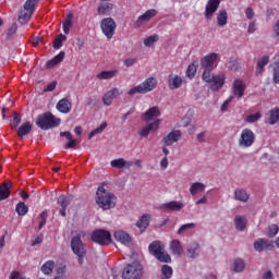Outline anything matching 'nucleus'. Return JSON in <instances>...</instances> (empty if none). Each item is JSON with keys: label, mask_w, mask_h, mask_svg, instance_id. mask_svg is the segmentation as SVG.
I'll list each match as a JSON object with an SVG mask.
<instances>
[{"label": "nucleus", "mask_w": 279, "mask_h": 279, "mask_svg": "<svg viewBox=\"0 0 279 279\" xmlns=\"http://www.w3.org/2000/svg\"><path fill=\"white\" fill-rule=\"evenodd\" d=\"M96 204H98L99 208L102 210H110V208L117 206V195L100 185L96 192Z\"/></svg>", "instance_id": "f257e3e1"}, {"label": "nucleus", "mask_w": 279, "mask_h": 279, "mask_svg": "<svg viewBox=\"0 0 279 279\" xmlns=\"http://www.w3.org/2000/svg\"><path fill=\"white\" fill-rule=\"evenodd\" d=\"M202 78L207 84H210V90L213 93H217V90H221L226 84V74H213V69H203Z\"/></svg>", "instance_id": "f03ea898"}, {"label": "nucleus", "mask_w": 279, "mask_h": 279, "mask_svg": "<svg viewBox=\"0 0 279 279\" xmlns=\"http://www.w3.org/2000/svg\"><path fill=\"white\" fill-rule=\"evenodd\" d=\"M150 256H154L159 263H171V255L165 248L160 240H155L148 245Z\"/></svg>", "instance_id": "7ed1b4c3"}, {"label": "nucleus", "mask_w": 279, "mask_h": 279, "mask_svg": "<svg viewBox=\"0 0 279 279\" xmlns=\"http://www.w3.org/2000/svg\"><path fill=\"white\" fill-rule=\"evenodd\" d=\"M157 86L158 80L156 77H148L142 84L129 89L128 95L130 97H134V95H147V93H151Z\"/></svg>", "instance_id": "20e7f679"}, {"label": "nucleus", "mask_w": 279, "mask_h": 279, "mask_svg": "<svg viewBox=\"0 0 279 279\" xmlns=\"http://www.w3.org/2000/svg\"><path fill=\"white\" fill-rule=\"evenodd\" d=\"M62 120L60 118H56L51 112H45L44 114H39L36 120L37 128L40 130H52V128H58Z\"/></svg>", "instance_id": "39448f33"}, {"label": "nucleus", "mask_w": 279, "mask_h": 279, "mask_svg": "<svg viewBox=\"0 0 279 279\" xmlns=\"http://www.w3.org/2000/svg\"><path fill=\"white\" fill-rule=\"evenodd\" d=\"M71 250L75 256H77L78 265H84V258H86V244L82 241L81 235H75L71 240Z\"/></svg>", "instance_id": "423d86ee"}, {"label": "nucleus", "mask_w": 279, "mask_h": 279, "mask_svg": "<svg viewBox=\"0 0 279 279\" xmlns=\"http://www.w3.org/2000/svg\"><path fill=\"white\" fill-rule=\"evenodd\" d=\"M143 266L138 263L128 264L122 271V279H141Z\"/></svg>", "instance_id": "0eeeda50"}, {"label": "nucleus", "mask_w": 279, "mask_h": 279, "mask_svg": "<svg viewBox=\"0 0 279 279\" xmlns=\"http://www.w3.org/2000/svg\"><path fill=\"white\" fill-rule=\"evenodd\" d=\"M255 141H256V134H254V131H252V129H243L240 134L238 145L242 149H247L252 147V145H254Z\"/></svg>", "instance_id": "6e6552de"}, {"label": "nucleus", "mask_w": 279, "mask_h": 279, "mask_svg": "<svg viewBox=\"0 0 279 279\" xmlns=\"http://www.w3.org/2000/svg\"><path fill=\"white\" fill-rule=\"evenodd\" d=\"M90 239L98 245H110V243H112V234H110V231L104 229L95 230L92 233Z\"/></svg>", "instance_id": "1a4fd4ad"}, {"label": "nucleus", "mask_w": 279, "mask_h": 279, "mask_svg": "<svg viewBox=\"0 0 279 279\" xmlns=\"http://www.w3.org/2000/svg\"><path fill=\"white\" fill-rule=\"evenodd\" d=\"M100 27L102 29V34H105V36L110 39L112 36H114L117 23L114 20H112V17H105L100 23Z\"/></svg>", "instance_id": "9d476101"}, {"label": "nucleus", "mask_w": 279, "mask_h": 279, "mask_svg": "<svg viewBox=\"0 0 279 279\" xmlns=\"http://www.w3.org/2000/svg\"><path fill=\"white\" fill-rule=\"evenodd\" d=\"M158 11L156 9H149L144 14L140 15L138 19L134 22V27H143L144 23H149L154 16H157Z\"/></svg>", "instance_id": "9b49d317"}, {"label": "nucleus", "mask_w": 279, "mask_h": 279, "mask_svg": "<svg viewBox=\"0 0 279 279\" xmlns=\"http://www.w3.org/2000/svg\"><path fill=\"white\" fill-rule=\"evenodd\" d=\"M121 95H123V92L117 87H113L102 96V102L105 106H112V101H114V99L118 97H121Z\"/></svg>", "instance_id": "f8f14e48"}, {"label": "nucleus", "mask_w": 279, "mask_h": 279, "mask_svg": "<svg viewBox=\"0 0 279 279\" xmlns=\"http://www.w3.org/2000/svg\"><path fill=\"white\" fill-rule=\"evenodd\" d=\"M182 208H184V203H182V201H172L159 206L160 210H168L169 213H180Z\"/></svg>", "instance_id": "ddd939ff"}, {"label": "nucleus", "mask_w": 279, "mask_h": 279, "mask_svg": "<svg viewBox=\"0 0 279 279\" xmlns=\"http://www.w3.org/2000/svg\"><path fill=\"white\" fill-rule=\"evenodd\" d=\"M245 88H247V85H245V82L241 78H236L232 84V93L234 97L238 99H241L243 95H245Z\"/></svg>", "instance_id": "4468645a"}, {"label": "nucleus", "mask_w": 279, "mask_h": 279, "mask_svg": "<svg viewBox=\"0 0 279 279\" xmlns=\"http://www.w3.org/2000/svg\"><path fill=\"white\" fill-rule=\"evenodd\" d=\"M71 202H73V195H61L58 198V204L61 206L59 214L61 217H66V208L71 206Z\"/></svg>", "instance_id": "2eb2a0df"}, {"label": "nucleus", "mask_w": 279, "mask_h": 279, "mask_svg": "<svg viewBox=\"0 0 279 279\" xmlns=\"http://www.w3.org/2000/svg\"><path fill=\"white\" fill-rule=\"evenodd\" d=\"M221 0H208L205 8V19L210 20L215 15V12L219 10V4Z\"/></svg>", "instance_id": "dca6fc26"}, {"label": "nucleus", "mask_w": 279, "mask_h": 279, "mask_svg": "<svg viewBox=\"0 0 279 279\" xmlns=\"http://www.w3.org/2000/svg\"><path fill=\"white\" fill-rule=\"evenodd\" d=\"M180 138H182V131L174 130L162 138V143L168 147H171V145H173V143H178Z\"/></svg>", "instance_id": "f3484780"}, {"label": "nucleus", "mask_w": 279, "mask_h": 279, "mask_svg": "<svg viewBox=\"0 0 279 279\" xmlns=\"http://www.w3.org/2000/svg\"><path fill=\"white\" fill-rule=\"evenodd\" d=\"M40 0H26L24 3V10L26 13L22 14L20 19H23L24 21H29L32 19V15L34 14V8L36 7V3H38Z\"/></svg>", "instance_id": "a211bd4d"}, {"label": "nucleus", "mask_w": 279, "mask_h": 279, "mask_svg": "<svg viewBox=\"0 0 279 279\" xmlns=\"http://www.w3.org/2000/svg\"><path fill=\"white\" fill-rule=\"evenodd\" d=\"M217 58H219V54L215 52L205 56L201 60V69H213V66H215V62H217Z\"/></svg>", "instance_id": "6ab92c4d"}, {"label": "nucleus", "mask_w": 279, "mask_h": 279, "mask_svg": "<svg viewBox=\"0 0 279 279\" xmlns=\"http://www.w3.org/2000/svg\"><path fill=\"white\" fill-rule=\"evenodd\" d=\"M56 108L59 112H61V114H69V112H71L73 108V105L70 102L69 99L63 98L57 102Z\"/></svg>", "instance_id": "aec40b11"}, {"label": "nucleus", "mask_w": 279, "mask_h": 279, "mask_svg": "<svg viewBox=\"0 0 279 279\" xmlns=\"http://www.w3.org/2000/svg\"><path fill=\"white\" fill-rule=\"evenodd\" d=\"M182 78L178 74H170L168 77V86L170 90H178L182 86Z\"/></svg>", "instance_id": "412c9836"}, {"label": "nucleus", "mask_w": 279, "mask_h": 279, "mask_svg": "<svg viewBox=\"0 0 279 279\" xmlns=\"http://www.w3.org/2000/svg\"><path fill=\"white\" fill-rule=\"evenodd\" d=\"M160 117V109L158 107L149 108L142 117L143 121H154Z\"/></svg>", "instance_id": "4be33fe9"}, {"label": "nucleus", "mask_w": 279, "mask_h": 279, "mask_svg": "<svg viewBox=\"0 0 279 279\" xmlns=\"http://www.w3.org/2000/svg\"><path fill=\"white\" fill-rule=\"evenodd\" d=\"M113 238L118 243H122V245H130V243H132V238L130 234L125 233V231H116Z\"/></svg>", "instance_id": "5701e85b"}, {"label": "nucleus", "mask_w": 279, "mask_h": 279, "mask_svg": "<svg viewBox=\"0 0 279 279\" xmlns=\"http://www.w3.org/2000/svg\"><path fill=\"white\" fill-rule=\"evenodd\" d=\"M113 8H114V4L110 2H102L98 5L97 13L99 14V16H109Z\"/></svg>", "instance_id": "b1692460"}, {"label": "nucleus", "mask_w": 279, "mask_h": 279, "mask_svg": "<svg viewBox=\"0 0 279 279\" xmlns=\"http://www.w3.org/2000/svg\"><path fill=\"white\" fill-rule=\"evenodd\" d=\"M60 136H62L63 138H66V141H69L63 146L64 149H75V147H77V141L73 140V135L71 134V132H69V131L61 132Z\"/></svg>", "instance_id": "393cba45"}, {"label": "nucleus", "mask_w": 279, "mask_h": 279, "mask_svg": "<svg viewBox=\"0 0 279 279\" xmlns=\"http://www.w3.org/2000/svg\"><path fill=\"white\" fill-rule=\"evenodd\" d=\"M271 247H274V244H271V242H269V240L258 239L254 243L255 252H263L264 250H271Z\"/></svg>", "instance_id": "a878e982"}, {"label": "nucleus", "mask_w": 279, "mask_h": 279, "mask_svg": "<svg viewBox=\"0 0 279 279\" xmlns=\"http://www.w3.org/2000/svg\"><path fill=\"white\" fill-rule=\"evenodd\" d=\"M110 165L113 169H123V168L130 169V167H132V165H134V162L126 161L123 158H118V159L111 160Z\"/></svg>", "instance_id": "bb28decb"}, {"label": "nucleus", "mask_w": 279, "mask_h": 279, "mask_svg": "<svg viewBox=\"0 0 279 279\" xmlns=\"http://www.w3.org/2000/svg\"><path fill=\"white\" fill-rule=\"evenodd\" d=\"M158 125H160V120L148 123L147 125L143 126L142 130L138 132L140 136H149V132H151V130H158Z\"/></svg>", "instance_id": "cd10ccee"}, {"label": "nucleus", "mask_w": 279, "mask_h": 279, "mask_svg": "<svg viewBox=\"0 0 279 279\" xmlns=\"http://www.w3.org/2000/svg\"><path fill=\"white\" fill-rule=\"evenodd\" d=\"M234 199H236V202H242L245 204V203L250 202V194H247V191H245L243 189H235Z\"/></svg>", "instance_id": "c85d7f7f"}, {"label": "nucleus", "mask_w": 279, "mask_h": 279, "mask_svg": "<svg viewBox=\"0 0 279 279\" xmlns=\"http://www.w3.org/2000/svg\"><path fill=\"white\" fill-rule=\"evenodd\" d=\"M10 189H12V183L4 182L0 184V202L10 197Z\"/></svg>", "instance_id": "c756f323"}, {"label": "nucleus", "mask_w": 279, "mask_h": 279, "mask_svg": "<svg viewBox=\"0 0 279 279\" xmlns=\"http://www.w3.org/2000/svg\"><path fill=\"white\" fill-rule=\"evenodd\" d=\"M119 75L118 70H110V71H101L100 73L96 74L97 80H112V77H117Z\"/></svg>", "instance_id": "7c9ffc66"}, {"label": "nucleus", "mask_w": 279, "mask_h": 279, "mask_svg": "<svg viewBox=\"0 0 279 279\" xmlns=\"http://www.w3.org/2000/svg\"><path fill=\"white\" fill-rule=\"evenodd\" d=\"M170 252L173 256H182L183 248L179 240H173L170 243Z\"/></svg>", "instance_id": "2f4dec72"}, {"label": "nucleus", "mask_w": 279, "mask_h": 279, "mask_svg": "<svg viewBox=\"0 0 279 279\" xmlns=\"http://www.w3.org/2000/svg\"><path fill=\"white\" fill-rule=\"evenodd\" d=\"M64 60V51L59 52L50 61L47 62V69H53V66L60 64Z\"/></svg>", "instance_id": "473e14b6"}, {"label": "nucleus", "mask_w": 279, "mask_h": 279, "mask_svg": "<svg viewBox=\"0 0 279 279\" xmlns=\"http://www.w3.org/2000/svg\"><path fill=\"white\" fill-rule=\"evenodd\" d=\"M235 228L240 232H243L247 226V218L245 216H236L234 219Z\"/></svg>", "instance_id": "72a5a7b5"}, {"label": "nucleus", "mask_w": 279, "mask_h": 279, "mask_svg": "<svg viewBox=\"0 0 279 279\" xmlns=\"http://www.w3.org/2000/svg\"><path fill=\"white\" fill-rule=\"evenodd\" d=\"M32 132V123L24 122L19 129H17V136L20 138H23V136H27Z\"/></svg>", "instance_id": "f704fd0d"}, {"label": "nucleus", "mask_w": 279, "mask_h": 279, "mask_svg": "<svg viewBox=\"0 0 279 279\" xmlns=\"http://www.w3.org/2000/svg\"><path fill=\"white\" fill-rule=\"evenodd\" d=\"M204 191H206V185L201 182H194L190 187L191 195H197V193H204Z\"/></svg>", "instance_id": "c9c22d12"}, {"label": "nucleus", "mask_w": 279, "mask_h": 279, "mask_svg": "<svg viewBox=\"0 0 279 279\" xmlns=\"http://www.w3.org/2000/svg\"><path fill=\"white\" fill-rule=\"evenodd\" d=\"M149 219H151L149 215H143L136 223L137 228H140V230H147L149 227Z\"/></svg>", "instance_id": "e433bc0d"}, {"label": "nucleus", "mask_w": 279, "mask_h": 279, "mask_svg": "<svg viewBox=\"0 0 279 279\" xmlns=\"http://www.w3.org/2000/svg\"><path fill=\"white\" fill-rule=\"evenodd\" d=\"M187 256L190 258H197L199 256V244L192 243L187 248Z\"/></svg>", "instance_id": "4c0bfd02"}, {"label": "nucleus", "mask_w": 279, "mask_h": 279, "mask_svg": "<svg viewBox=\"0 0 279 279\" xmlns=\"http://www.w3.org/2000/svg\"><path fill=\"white\" fill-rule=\"evenodd\" d=\"M56 267V262L48 260L41 266V271L45 274V276H50V274H53V268Z\"/></svg>", "instance_id": "58836bf2"}, {"label": "nucleus", "mask_w": 279, "mask_h": 279, "mask_svg": "<svg viewBox=\"0 0 279 279\" xmlns=\"http://www.w3.org/2000/svg\"><path fill=\"white\" fill-rule=\"evenodd\" d=\"M217 21L219 27H225V25H228V11L221 10L217 15Z\"/></svg>", "instance_id": "ea45409f"}, {"label": "nucleus", "mask_w": 279, "mask_h": 279, "mask_svg": "<svg viewBox=\"0 0 279 279\" xmlns=\"http://www.w3.org/2000/svg\"><path fill=\"white\" fill-rule=\"evenodd\" d=\"M279 121V107H276L269 111V124L276 125Z\"/></svg>", "instance_id": "a19ab883"}, {"label": "nucleus", "mask_w": 279, "mask_h": 279, "mask_svg": "<svg viewBox=\"0 0 279 279\" xmlns=\"http://www.w3.org/2000/svg\"><path fill=\"white\" fill-rule=\"evenodd\" d=\"M245 269V260L241 258H235L233 262V271L241 274Z\"/></svg>", "instance_id": "79ce46f5"}, {"label": "nucleus", "mask_w": 279, "mask_h": 279, "mask_svg": "<svg viewBox=\"0 0 279 279\" xmlns=\"http://www.w3.org/2000/svg\"><path fill=\"white\" fill-rule=\"evenodd\" d=\"M73 25V14H69L63 21V32L69 34L71 32V26Z\"/></svg>", "instance_id": "37998d69"}, {"label": "nucleus", "mask_w": 279, "mask_h": 279, "mask_svg": "<svg viewBox=\"0 0 279 279\" xmlns=\"http://www.w3.org/2000/svg\"><path fill=\"white\" fill-rule=\"evenodd\" d=\"M173 276V268L169 265H163L161 267V279H169Z\"/></svg>", "instance_id": "c03bdc74"}, {"label": "nucleus", "mask_w": 279, "mask_h": 279, "mask_svg": "<svg viewBox=\"0 0 279 279\" xmlns=\"http://www.w3.org/2000/svg\"><path fill=\"white\" fill-rule=\"evenodd\" d=\"M64 40H66V35L64 34L58 35L52 44L53 49H61L62 43H64Z\"/></svg>", "instance_id": "a18cd8bd"}, {"label": "nucleus", "mask_w": 279, "mask_h": 279, "mask_svg": "<svg viewBox=\"0 0 279 279\" xmlns=\"http://www.w3.org/2000/svg\"><path fill=\"white\" fill-rule=\"evenodd\" d=\"M195 73H197V64L192 63L187 66L185 75L189 80H193V77H195Z\"/></svg>", "instance_id": "49530a36"}, {"label": "nucleus", "mask_w": 279, "mask_h": 279, "mask_svg": "<svg viewBox=\"0 0 279 279\" xmlns=\"http://www.w3.org/2000/svg\"><path fill=\"white\" fill-rule=\"evenodd\" d=\"M226 66L230 71H239L241 69V63L238 60H229L226 63Z\"/></svg>", "instance_id": "de8ad7c7"}, {"label": "nucleus", "mask_w": 279, "mask_h": 279, "mask_svg": "<svg viewBox=\"0 0 279 279\" xmlns=\"http://www.w3.org/2000/svg\"><path fill=\"white\" fill-rule=\"evenodd\" d=\"M106 128H108V123L104 122L100 126H98L97 129H95L88 134V140L90 141V138H93L94 136H97V134H101V132H104Z\"/></svg>", "instance_id": "09e8293b"}, {"label": "nucleus", "mask_w": 279, "mask_h": 279, "mask_svg": "<svg viewBox=\"0 0 279 279\" xmlns=\"http://www.w3.org/2000/svg\"><path fill=\"white\" fill-rule=\"evenodd\" d=\"M15 210H16L17 215L24 216V215H27L29 207H27V205H25V203H19L15 207Z\"/></svg>", "instance_id": "8fccbe9b"}, {"label": "nucleus", "mask_w": 279, "mask_h": 279, "mask_svg": "<svg viewBox=\"0 0 279 279\" xmlns=\"http://www.w3.org/2000/svg\"><path fill=\"white\" fill-rule=\"evenodd\" d=\"M267 64H269L268 56H265L257 61V70L259 71V73H263V69H265V66H267Z\"/></svg>", "instance_id": "3c124183"}, {"label": "nucleus", "mask_w": 279, "mask_h": 279, "mask_svg": "<svg viewBox=\"0 0 279 279\" xmlns=\"http://www.w3.org/2000/svg\"><path fill=\"white\" fill-rule=\"evenodd\" d=\"M21 125V114L19 112H13V119L11 121L12 130H16Z\"/></svg>", "instance_id": "603ef678"}, {"label": "nucleus", "mask_w": 279, "mask_h": 279, "mask_svg": "<svg viewBox=\"0 0 279 279\" xmlns=\"http://www.w3.org/2000/svg\"><path fill=\"white\" fill-rule=\"evenodd\" d=\"M155 43H158V35H151L144 39L145 47H151Z\"/></svg>", "instance_id": "864d4df0"}, {"label": "nucleus", "mask_w": 279, "mask_h": 279, "mask_svg": "<svg viewBox=\"0 0 279 279\" xmlns=\"http://www.w3.org/2000/svg\"><path fill=\"white\" fill-rule=\"evenodd\" d=\"M263 117L260 112H256L254 114H250L245 118L246 123H256Z\"/></svg>", "instance_id": "5fc2aeb1"}, {"label": "nucleus", "mask_w": 279, "mask_h": 279, "mask_svg": "<svg viewBox=\"0 0 279 279\" xmlns=\"http://www.w3.org/2000/svg\"><path fill=\"white\" fill-rule=\"evenodd\" d=\"M279 232V227L276 223H272L268 227V236L269 239H274V236H276V234H278Z\"/></svg>", "instance_id": "6e6d98bb"}, {"label": "nucleus", "mask_w": 279, "mask_h": 279, "mask_svg": "<svg viewBox=\"0 0 279 279\" xmlns=\"http://www.w3.org/2000/svg\"><path fill=\"white\" fill-rule=\"evenodd\" d=\"M193 228H195V223H193V222L183 225L178 230V234H182L183 232H186V230H193Z\"/></svg>", "instance_id": "4d7b16f0"}, {"label": "nucleus", "mask_w": 279, "mask_h": 279, "mask_svg": "<svg viewBox=\"0 0 279 279\" xmlns=\"http://www.w3.org/2000/svg\"><path fill=\"white\" fill-rule=\"evenodd\" d=\"M16 29H19L16 24H12L10 26V28L7 32V40H10V38H12L14 36V34H16Z\"/></svg>", "instance_id": "13d9d810"}, {"label": "nucleus", "mask_w": 279, "mask_h": 279, "mask_svg": "<svg viewBox=\"0 0 279 279\" xmlns=\"http://www.w3.org/2000/svg\"><path fill=\"white\" fill-rule=\"evenodd\" d=\"M56 86H58V81H53V82H51L50 84H48V85L45 87L44 92H45V93H53V90H56Z\"/></svg>", "instance_id": "bf43d9fd"}, {"label": "nucleus", "mask_w": 279, "mask_h": 279, "mask_svg": "<svg viewBox=\"0 0 279 279\" xmlns=\"http://www.w3.org/2000/svg\"><path fill=\"white\" fill-rule=\"evenodd\" d=\"M233 99H234V96H230L227 100H225V102L221 106L222 112H226L228 110V106H230V104H232Z\"/></svg>", "instance_id": "052dcab7"}, {"label": "nucleus", "mask_w": 279, "mask_h": 279, "mask_svg": "<svg viewBox=\"0 0 279 279\" xmlns=\"http://www.w3.org/2000/svg\"><path fill=\"white\" fill-rule=\"evenodd\" d=\"M245 14H246V19L252 21V19H254V9H252V7L246 8Z\"/></svg>", "instance_id": "680f3d73"}, {"label": "nucleus", "mask_w": 279, "mask_h": 279, "mask_svg": "<svg viewBox=\"0 0 279 279\" xmlns=\"http://www.w3.org/2000/svg\"><path fill=\"white\" fill-rule=\"evenodd\" d=\"M136 62H138L137 59H132V58H129L124 61V65L125 66H134V64H136Z\"/></svg>", "instance_id": "e2e57ef3"}, {"label": "nucleus", "mask_w": 279, "mask_h": 279, "mask_svg": "<svg viewBox=\"0 0 279 279\" xmlns=\"http://www.w3.org/2000/svg\"><path fill=\"white\" fill-rule=\"evenodd\" d=\"M65 274H66V266H61L57 269V276H62L64 278Z\"/></svg>", "instance_id": "0e129e2a"}, {"label": "nucleus", "mask_w": 279, "mask_h": 279, "mask_svg": "<svg viewBox=\"0 0 279 279\" xmlns=\"http://www.w3.org/2000/svg\"><path fill=\"white\" fill-rule=\"evenodd\" d=\"M161 169H167L169 167V159L167 157H163L160 161Z\"/></svg>", "instance_id": "69168bd1"}, {"label": "nucleus", "mask_w": 279, "mask_h": 279, "mask_svg": "<svg viewBox=\"0 0 279 279\" xmlns=\"http://www.w3.org/2000/svg\"><path fill=\"white\" fill-rule=\"evenodd\" d=\"M256 32V22H251L248 24V34H254Z\"/></svg>", "instance_id": "338daca9"}, {"label": "nucleus", "mask_w": 279, "mask_h": 279, "mask_svg": "<svg viewBox=\"0 0 279 279\" xmlns=\"http://www.w3.org/2000/svg\"><path fill=\"white\" fill-rule=\"evenodd\" d=\"M263 279H274V272L271 270L264 272Z\"/></svg>", "instance_id": "774afa93"}]
</instances>
